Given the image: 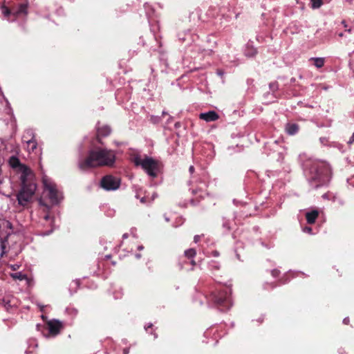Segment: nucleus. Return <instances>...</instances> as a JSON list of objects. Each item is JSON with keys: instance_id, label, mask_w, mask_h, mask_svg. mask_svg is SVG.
<instances>
[{"instance_id": "1", "label": "nucleus", "mask_w": 354, "mask_h": 354, "mask_svg": "<svg viewBox=\"0 0 354 354\" xmlns=\"http://www.w3.org/2000/svg\"><path fill=\"white\" fill-rule=\"evenodd\" d=\"M9 165L21 174V188L17 194V200L19 205L25 206L32 201L37 189L34 174L28 167L21 164L16 156L10 158Z\"/></svg>"}, {"instance_id": "2", "label": "nucleus", "mask_w": 354, "mask_h": 354, "mask_svg": "<svg viewBox=\"0 0 354 354\" xmlns=\"http://www.w3.org/2000/svg\"><path fill=\"white\" fill-rule=\"evenodd\" d=\"M115 161V153L107 149L97 148L91 150L88 156L79 161L80 169L86 171L98 167H112Z\"/></svg>"}, {"instance_id": "3", "label": "nucleus", "mask_w": 354, "mask_h": 354, "mask_svg": "<svg viewBox=\"0 0 354 354\" xmlns=\"http://www.w3.org/2000/svg\"><path fill=\"white\" fill-rule=\"evenodd\" d=\"M134 163L137 166H141L142 168L151 176L156 177L159 169L158 162L152 158L145 156L142 158L136 157Z\"/></svg>"}, {"instance_id": "4", "label": "nucleus", "mask_w": 354, "mask_h": 354, "mask_svg": "<svg viewBox=\"0 0 354 354\" xmlns=\"http://www.w3.org/2000/svg\"><path fill=\"white\" fill-rule=\"evenodd\" d=\"M120 185V178L111 175L104 176L101 180L102 187L106 190H115Z\"/></svg>"}, {"instance_id": "5", "label": "nucleus", "mask_w": 354, "mask_h": 354, "mask_svg": "<svg viewBox=\"0 0 354 354\" xmlns=\"http://www.w3.org/2000/svg\"><path fill=\"white\" fill-rule=\"evenodd\" d=\"M8 229H11V223L5 219L0 218V248L1 250V257H3V255L5 254V248H6V244L5 241L6 239H5V241H3V238L1 237L3 234L2 233L3 231H6ZM8 233L6 232V236H8Z\"/></svg>"}, {"instance_id": "6", "label": "nucleus", "mask_w": 354, "mask_h": 354, "mask_svg": "<svg viewBox=\"0 0 354 354\" xmlns=\"http://www.w3.org/2000/svg\"><path fill=\"white\" fill-rule=\"evenodd\" d=\"M44 185L45 190L48 192V196L53 203H58L57 190L54 184L48 182L47 180H44Z\"/></svg>"}, {"instance_id": "7", "label": "nucleus", "mask_w": 354, "mask_h": 354, "mask_svg": "<svg viewBox=\"0 0 354 354\" xmlns=\"http://www.w3.org/2000/svg\"><path fill=\"white\" fill-rule=\"evenodd\" d=\"M48 326L49 331L51 334L55 335H57L62 328V324L60 322L57 320H52L48 322Z\"/></svg>"}, {"instance_id": "8", "label": "nucleus", "mask_w": 354, "mask_h": 354, "mask_svg": "<svg viewBox=\"0 0 354 354\" xmlns=\"http://www.w3.org/2000/svg\"><path fill=\"white\" fill-rule=\"evenodd\" d=\"M199 118L206 122H212L216 120L218 118V115L215 111H210L207 113H201Z\"/></svg>"}, {"instance_id": "9", "label": "nucleus", "mask_w": 354, "mask_h": 354, "mask_svg": "<svg viewBox=\"0 0 354 354\" xmlns=\"http://www.w3.org/2000/svg\"><path fill=\"white\" fill-rule=\"evenodd\" d=\"M110 133L111 129L109 127L102 126L101 127H99L97 131V139L98 140L99 142H101L100 138L109 136Z\"/></svg>"}, {"instance_id": "10", "label": "nucleus", "mask_w": 354, "mask_h": 354, "mask_svg": "<svg viewBox=\"0 0 354 354\" xmlns=\"http://www.w3.org/2000/svg\"><path fill=\"white\" fill-rule=\"evenodd\" d=\"M318 215L319 212L317 210H313L311 212H307L306 214V218L308 223L313 224L318 217Z\"/></svg>"}, {"instance_id": "11", "label": "nucleus", "mask_w": 354, "mask_h": 354, "mask_svg": "<svg viewBox=\"0 0 354 354\" xmlns=\"http://www.w3.org/2000/svg\"><path fill=\"white\" fill-rule=\"evenodd\" d=\"M286 130L289 135L295 134L299 130V126L296 124H287Z\"/></svg>"}, {"instance_id": "12", "label": "nucleus", "mask_w": 354, "mask_h": 354, "mask_svg": "<svg viewBox=\"0 0 354 354\" xmlns=\"http://www.w3.org/2000/svg\"><path fill=\"white\" fill-rule=\"evenodd\" d=\"M216 302L218 303V304H223L225 302H230L227 293L226 292H221L219 295L216 298Z\"/></svg>"}, {"instance_id": "13", "label": "nucleus", "mask_w": 354, "mask_h": 354, "mask_svg": "<svg viewBox=\"0 0 354 354\" xmlns=\"http://www.w3.org/2000/svg\"><path fill=\"white\" fill-rule=\"evenodd\" d=\"M27 147L29 151H34V150L37 148V142L34 139H31L28 140L27 142Z\"/></svg>"}, {"instance_id": "14", "label": "nucleus", "mask_w": 354, "mask_h": 354, "mask_svg": "<svg viewBox=\"0 0 354 354\" xmlns=\"http://www.w3.org/2000/svg\"><path fill=\"white\" fill-rule=\"evenodd\" d=\"M24 13L25 15L28 14V5L27 4H21L18 10L15 13V15Z\"/></svg>"}, {"instance_id": "15", "label": "nucleus", "mask_w": 354, "mask_h": 354, "mask_svg": "<svg viewBox=\"0 0 354 354\" xmlns=\"http://www.w3.org/2000/svg\"><path fill=\"white\" fill-rule=\"evenodd\" d=\"M314 61V64L317 68H321L324 66V59L323 58L317 57V58H312Z\"/></svg>"}, {"instance_id": "16", "label": "nucleus", "mask_w": 354, "mask_h": 354, "mask_svg": "<svg viewBox=\"0 0 354 354\" xmlns=\"http://www.w3.org/2000/svg\"><path fill=\"white\" fill-rule=\"evenodd\" d=\"M11 277L14 279H19V280H24V279H26L27 277H26V275L25 274H23L21 272H15V273H12L11 274Z\"/></svg>"}, {"instance_id": "17", "label": "nucleus", "mask_w": 354, "mask_h": 354, "mask_svg": "<svg viewBox=\"0 0 354 354\" xmlns=\"http://www.w3.org/2000/svg\"><path fill=\"white\" fill-rule=\"evenodd\" d=\"M196 250L193 248L185 251V256L188 259H192L196 255Z\"/></svg>"}, {"instance_id": "18", "label": "nucleus", "mask_w": 354, "mask_h": 354, "mask_svg": "<svg viewBox=\"0 0 354 354\" xmlns=\"http://www.w3.org/2000/svg\"><path fill=\"white\" fill-rule=\"evenodd\" d=\"M312 8H319L322 5V0H311Z\"/></svg>"}, {"instance_id": "19", "label": "nucleus", "mask_w": 354, "mask_h": 354, "mask_svg": "<svg viewBox=\"0 0 354 354\" xmlns=\"http://www.w3.org/2000/svg\"><path fill=\"white\" fill-rule=\"evenodd\" d=\"M3 12L4 15L7 17V16H8L10 15V10L8 8H5Z\"/></svg>"}, {"instance_id": "20", "label": "nucleus", "mask_w": 354, "mask_h": 354, "mask_svg": "<svg viewBox=\"0 0 354 354\" xmlns=\"http://www.w3.org/2000/svg\"><path fill=\"white\" fill-rule=\"evenodd\" d=\"M279 274V270H274L272 271V274L274 276V277H277Z\"/></svg>"}, {"instance_id": "21", "label": "nucleus", "mask_w": 354, "mask_h": 354, "mask_svg": "<svg viewBox=\"0 0 354 354\" xmlns=\"http://www.w3.org/2000/svg\"><path fill=\"white\" fill-rule=\"evenodd\" d=\"M304 231L306 232H308V233H311L312 232V228L310 227H306L304 229Z\"/></svg>"}, {"instance_id": "22", "label": "nucleus", "mask_w": 354, "mask_h": 354, "mask_svg": "<svg viewBox=\"0 0 354 354\" xmlns=\"http://www.w3.org/2000/svg\"><path fill=\"white\" fill-rule=\"evenodd\" d=\"M257 53V50L255 49H252V54L246 53L247 56H253Z\"/></svg>"}, {"instance_id": "23", "label": "nucleus", "mask_w": 354, "mask_h": 354, "mask_svg": "<svg viewBox=\"0 0 354 354\" xmlns=\"http://www.w3.org/2000/svg\"><path fill=\"white\" fill-rule=\"evenodd\" d=\"M129 348H125L123 349V353L124 354H129Z\"/></svg>"}, {"instance_id": "24", "label": "nucleus", "mask_w": 354, "mask_h": 354, "mask_svg": "<svg viewBox=\"0 0 354 354\" xmlns=\"http://www.w3.org/2000/svg\"><path fill=\"white\" fill-rule=\"evenodd\" d=\"M189 171L191 174H193L194 171V166H190L189 168Z\"/></svg>"}, {"instance_id": "25", "label": "nucleus", "mask_w": 354, "mask_h": 354, "mask_svg": "<svg viewBox=\"0 0 354 354\" xmlns=\"http://www.w3.org/2000/svg\"><path fill=\"white\" fill-rule=\"evenodd\" d=\"M140 202L142 203H145L146 202V198L145 197H142L140 198Z\"/></svg>"}, {"instance_id": "26", "label": "nucleus", "mask_w": 354, "mask_h": 354, "mask_svg": "<svg viewBox=\"0 0 354 354\" xmlns=\"http://www.w3.org/2000/svg\"><path fill=\"white\" fill-rule=\"evenodd\" d=\"M199 239H200L199 236H198V235H197V236H194V241H195L196 243V242H198V240H199Z\"/></svg>"}, {"instance_id": "27", "label": "nucleus", "mask_w": 354, "mask_h": 354, "mask_svg": "<svg viewBox=\"0 0 354 354\" xmlns=\"http://www.w3.org/2000/svg\"><path fill=\"white\" fill-rule=\"evenodd\" d=\"M49 218H50V216H49V214H46V215H45V216H44V219H45V220H46V221H47V220H48Z\"/></svg>"}, {"instance_id": "28", "label": "nucleus", "mask_w": 354, "mask_h": 354, "mask_svg": "<svg viewBox=\"0 0 354 354\" xmlns=\"http://www.w3.org/2000/svg\"><path fill=\"white\" fill-rule=\"evenodd\" d=\"M39 203L41 205H44V206H46V205H44V203H43L42 200L41 199H39Z\"/></svg>"}, {"instance_id": "29", "label": "nucleus", "mask_w": 354, "mask_h": 354, "mask_svg": "<svg viewBox=\"0 0 354 354\" xmlns=\"http://www.w3.org/2000/svg\"><path fill=\"white\" fill-rule=\"evenodd\" d=\"M346 31L348 33L351 32V28L346 29Z\"/></svg>"}, {"instance_id": "30", "label": "nucleus", "mask_w": 354, "mask_h": 354, "mask_svg": "<svg viewBox=\"0 0 354 354\" xmlns=\"http://www.w3.org/2000/svg\"><path fill=\"white\" fill-rule=\"evenodd\" d=\"M342 24H343V25H344V26L345 28H346V27H347V24H346V22H345L344 21H342Z\"/></svg>"}, {"instance_id": "31", "label": "nucleus", "mask_w": 354, "mask_h": 354, "mask_svg": "<svg viewBox=\"0 0 354 354\" xmlns=\"http://www.w3.org/2000/svg\"><path fill=\"white\" fill-rule=\"evenodd\" d=\"M11 267H12V270H15L17 269V268H16L17 266H15H15H12Z\"/></svg>"}, {"instance_id": "32", "label": "nucleus", "mask_w": 354, "mask_h": 354, "mask_svg": "<svg viewBox=\"0 0 354 354\" xmlns=\"http://www.w3.org/2000/svg\"><path fill=\"white\" fill-rule=\"evenodd\" d=\"M191 263H192L193 266H194V265H195V261H194V260H192V261H191Z\"/></svg>"}, {"instance_id": "33", "label": "nucleus", "mask_w": 354, "mask_h": 354, "mask_svg": "<svg viewBox=\"0 0 354 354\" xmlns=\"http://www.w3.org/2000/svg\"><path fill=\"white\" fill-rule=\"evenodd\" d=\"M127 236H127V234H124L123 235V237H124V238H127Z\"/></svg>"}, {"instance_id": "34", "label": "nucleus", "mask_w": 354, "mask_h": 354, "mask_svg": "<svg viewBox=\"0 0 354 354\" xmlns=\"http://www.w3.org/2000/svg\"><path fill=\"white\" fill-rule=\"evenodd\" d=\"M343 35H343V33H339V37H343Z\"/></svg>"}, {"instance_id": "35", "label": "nucleus", "mask_w": 354, "mask_h": 354, "mask_svg": "<svg viewBox=\"0 0 354 354\" xmlns=\"http://www.w3.org/2000/svg\"><path fill=\"white\" fill-rule=\"evenodd\" d=\"M249 53V54H252V50H251V51H250V53Z\"/></svg>"}]
</instances>
